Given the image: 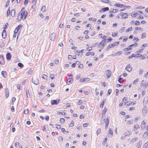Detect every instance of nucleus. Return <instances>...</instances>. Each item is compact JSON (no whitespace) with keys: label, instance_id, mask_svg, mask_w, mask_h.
I'll use <instances>...</instances> for the list:
<instances>
[{"label":"nucleus","instance_id":"29","mask_svg":"<svg viewBox=\"0 0 148 148\" xmlns=\"http://www.w3.org/2000/svg\"><path fill=\"white\" fill-rule=\"evenodd\" d=\"M121 76V75H120L119 76V79H118V82L120 83H121L123 81V78H121L119 77Z\"/></svg>","mask_w":148,"mask_h":148},{"label":"nucleus","instance_id":"39","mask_svg":"<svg viewBox=\"0 0 148 148\" xmlns=\"http://www.w3.org/2000/svg\"><path fill=\"white\" fill-rule=\"evenodd\" d=\"M90 79L89 78H87L84 79V82H87L89 81L90 80Z\"/></svg>","mask_w":148,"mask_h":148},{"label":"nucleus","instance_id":"12","mask_svg":"<svg viewBox=\"0 0 148 148\" xmlns=\"http://www.w3.org/2000/svg\"><path fill=\"white\" fill-rule=\"evenodd\" d=\"M121 15L122 16V18L123 19L127 18L128 17V15L127 13H124L123 12H121Z\"/></svg>","mask_w":148,"mask_h":148},{"label":"nucleus","instance_id":"20","mask_svg":"<svg viewBox=\"0 0 148 148\" xmlns=\"http://www.w3.org/2000/svg\"><path fill=\"white\" fill-rule=\"evenodd\" d=\"M15 11L14 10H12L11 11V14H10V15H11V16L12 17H14L15 16Z\"/></svg>","mask_w":148,"mask_h":148},{"label":"nucleus","instance_id":"9","mask_svg":"<svg viewBox=\"0 0 148 148\" xmlns=\"http://www.w3.org/2000/svg\"><path fill=\"white\" fill-rule=\"evenodd\" d=\"M125 69L126 71L130 72L131 71L132 69V67L131 66V65L129 64L126 67Z\"/></svg>","mask_w":148,"mask_h":148},{"label":"nucleus","instance_id":"57","mask_svg":"<svg viewBox=\"0 0 148 148\" xmlns=\"http://www.w3.org/2000/svg\"><path fill=\"white\" fill-rule=\"evenodd\" d=\"M28 0H25L24 2V5H27L28 3Z\"/></svg>","mask_w":148,"mask_h":148},{"label":"nucleus","instance_id":"35","mask_svg":"<svg viewBox=\"0 0 148 148\" xmlns=\"http://www.w3.org/2000/svg\"><path fill=\"white\" fill-rule=\"evenodd\" d=\"M60 121L61 123L63 124L65 121V119L64 118H61L60 119Z\"/></svg>","mask_w":148,"mask_h":148},{"label":"nucleus","instance_id":"45","mask_svg":"<svg viewBox=\"0 0 148 148\" xmlns=\"http://www.w3.org/2000/svg\"><path fill=\"white\" fill-rule=\"evenodd\" d=\"M146 37V34L145 33H143L141 35V38H145Z\"/></svg>","mask_w":148,"mask_h":148},{"label":"nucleus","instance_id":"56","mask_svg":"<svg viewBox=\"0 0 148 148\" xmlns=\"http://www.w3.org/2000/svg\"><path fill=\"white\" fill-rule=\"evenodd\" d=\"M143 102L144 103H148V100H147V99H145V98L143 100Z\"/></svg>","mask_w":148,"mask_h":148},{"label":"nucleus","instance_id":"31","mask_svg":"<svg viewBox=\"0 0 148 148\" xmlns=\"http://www.w3.org/2000/svg\"><path fill=\"white\" fill-rule=\"evenodd\" d=\"M18 66L20 67L21 68H22L23 67V64L19 62L18 64Z\"/></svg>","mask_w":148,"mask_h":148},{"label":"nucleus","instance_id":"41","mask_svg":"<svg viewBox=\"0 0 148 148\" xmlns=\"http://www.w3.org/2000/svg\"><path fill=\"white\" fill-rule=\"evenodd\" d=\"M10 8H9L8 9L7 13V16H9L10 15Z\"/></svg>","mask_w":148,"mask_h":148},{"label":"nucleus","instance_id":"48","mask_svg":"<svg viewBox=\"0 0 148 148\" xmlns=\"http://www.w3.org/2000/svg\"><path fill=\"white\" fill-rule=\"evenodd\" d=\"M135 24L136 25H139L140 23L138 21H136L135 22Z\"/></svg>","mask_w":148,"mask_h":148},{"label":"nucleus","instance_id":"17","mask_svg":"<svg viewBox=\"0 0 148 148\" xmlns=\"http://www.w3.org/2000/svg\"><path fill=\"white\" fill-rule=\"evenodd\" d=\"M1 75L5 78H6L7 77V72L5 71H3L1 73Z\"/></svg>","mask_w":148,"mask_h":148},{"label":"nucleus","instance_id":"37","mask_svg":"<svg viewBox=\"0 0 148 148\" xmlns=\"http://www.w3.org/2000/svg\"><path fill=\"white\" fill-rule=\"evenodd\" d=\"M125 27H123L121 29L119 30V32L120 33L123 32L125 30Z\"/></svg>","mask_w":148,"mask_h":148},{"label":"nucleus","instance_id":"1","mask_svg":"<svg viewBox=\"0 0 148 148\" xmlns=\"http://www.w3.org/2000/svg\"><path fill=\"white\" fill-rule=\"evenodd\" d=\"M28 15V12L25 10L24 8H23L21 11L18 13V19L20 21L22 19L24 20Z\"/></svg>","mask_w":148,"mask_h":148},{"label":"nucleus","instance_id":"6","mask_svg":"<svg viewBox=\"0 0 148 148\" xmlns=\"http://www.w3.org/2000/svg\"><path fill=\"white\" fill-rule=\"evenodd\" d=\"M22 27V25H18L15 28L14 31V33H17L18 32L20 28Z\"/></svg>","mask_w":148,"mask_h":148},{"label":"nucleus","instance_id":"55","mask_svg":"<svg viewBox=\"0 0 148 148\" xmlns=\"http://www.w3.org/2000/svg\"><path fill=\"white\" fill-rule=\"evenodd\" d=\"M145 83V82L144 80H143L142 82L141 83V86H143L144 85Z\"/></svg>","mask_w":148,"mask_h":148},{"label":"nucleus","instance_id":"52","mask_svg":"<svg viewBox=\"0 0 148 148\" xmlns=\"http://www.w3.org/2000/svg\"><path fill=\"white\" fill-rule=\"evenodd\" d=\"M138 15L137 13V12L136 13H135L133 14H131V16L132 17H135L136 16Z\"/></svg>","mask_w":148,"mask_h":148},{"label":"nucleus","instance_id":"5","mask_svg":"<svg viewBox=\"0 0 148 148\" xmlns=\"http://www.w3.org/2000/svg\"><path fill=\"white\" fill-rule=\"evenodd\" d=\"M115 6H116L118 7H120L121 8L122 7H125L126 8H130V6H125L123 5L122 4H121L118 3H116L114 5Z\"/></svg>","mask_w":148,"mask_h":148},{"label":"nucleus","instance_id":"42","mask_svg":"<svg viewBox=\"0 0 148 148\" xmlns=\"http://www.w3.org/2000/svg\"><path fill=\"white\" fill-rule=\"evenodd\" d=\"M26 91H27V97L28 98L29 97H28V94H29V97H30V95H29V89H26Z\"/></svg>","mask_w":148,"mask_h":148},{"label":"nucleus","instance_id":"22","mask_svg":"<svg viewBox=\"0 0 148 148\" xmlns=\"http://www.w3.org/2000/svg\"><path fill=\"white\" fill-rule=\"evenodd\" d=\"M122 53L121 52V51H118L117 52L115 53L113 55V56H119Z\"/></svg>","mask_w":148,"mask_h":148},{"label":"nucleus","instance_id":"38","mask_svg":"<svg viewBox=\"0 0 148 148\" xmlns=\"http://www.w3.org/2000/svg\"><path fill=\"white\" fill-rule=\"evenodd\" d=\"M101 132V129L100 128L98 129L96 132V134L97 135H98Z\"/></svg>","mask_w":148,"mask_h":148},{"label":"nucleus","instance_id":"27","mask_svg":"<svg viewBox=\"0 0 148 148\" xmlns=\"http://www.w3.org/2000/svg\"><path fill=\"white\" fill-rule=\"evenodd\" d=\"M132 49V48L130 47H129L128 48H124L123 49V51H129V50H131Z\"/></svg>","mask_w":148,"mask_h":148},{"label":"nucleus","instance_id":"58","mask_svg":"<svg viewBox=\"0 0 148 148\" xmlns=\"http://www.w3.org/2000/svg\"><path fill=\"white\" fill-rule=\"evenodd\" d=\"M104 46V45H100V46H98L101 49H102L103 48Z\"/></svg>","mask_w":148,"mask_h":148},{"label":"nucleus","instance_id":"64","mask_svg":"<svg viewBox=\"0 0 148 148\" xmlns=\"http://www.w3.org/2000/svg\"><path fill=\"white\" fill-rule=\"evenodd\" d=\"M64 26V25L63 24H60L59 27L60 28H62Z\"/></svg>","mask_w":148,"mask_h":148},{"label":"nucleus","instance_id":"30","mask_svg":"<svg viewBox=\"0 0 148 148\" xmlns=\"http://www.w3.org/2000/svg\"><path fill=\"white\" fill-rule=\"evenodd\" d=\"M108 133L111 135V136H113V132L111 128H110L109 130Z\"/></svg>","mask_w":148,"mask_h":148},{"label":"nucleus","instance_id":"18","mask_svg":"<svg viewBox=\"0 0 148 148\" xmlns=\"http://www.w3.org/2000/svg\"><path fill=\"white\" fill-rule=\"evenodd\" d=\"M106 125H105V129L107 130L108 127V124H109V119L107 118V119H106Z\"/></svg>","mask_w":148,"mask_h":148},{"label":"nucleus","instance_id":"14","mask_svg":"<svg viewBox=\"0 0 148 148\" xmlns=\"http://www.w3.org/2000/svg\"><path fill=\"white\" fill-rule=\"evenodd\" d=\"M109 10V8L108 7H106L103 8H102L99 11V12H105L106 11H108Z\"/></svg>","mask_w":148,"mask_h":148},{"label":"nucleus","instance_id":"4","mask_svg":"<svg viewBox=\"0 0 148 148\" xmlns=\"http://www.w3.org/2000/svg\"><path fill=\"white\" fill-rule=\"evenodd\" d=\"M56 36V34L54 33H53L49 36V38L51 40H54Z\"/></svg>","mask_w":148,"mask_h":148},{"label":"nucleus","instance_id":"43","mask_svg":"<svg viewBox=\"0 0 148 148\" xmlns=\"http://www.w3.org/2000/svg\"><path fill=\"white\" fill-rule=\"evenodd\" d=\"M145 122L144 121H143L141 124L142 128L145 127Z\"/></svg>","mask_w":148,"mask_h":148},{"label":"nucleus","instance_id":"62","mask_svg":"<svg viewBox=\"0 0 148 148\" xmlns=\"http://www.w3.org/2000/svg\"><path fill=\"white\" fill-rule=\"evenodd\" d=\"M133 122L131 121H129L127 123V124H130L133 123Z\"/></svg>","mask_w":148,"mask_h":148},{"label":"nucleus","instance_id":"50","mask_svg":"<svg viewBox=\"0 0 148 148\" xmlns=\"http://www.w3.org/2000/svg\"><path fill=\"white\" fill-rule=\"evenodd\" d=\"M10 2V1L9 0H8L7 1L5 5V7H8V5H9Z\"/></svg>","mask_w":148,"mask_h":148},{"label":"nucleus","instance_id":"28","mask_svg":"<svg viewBox=\"0 0 148 148\" xmlns=\"http://www.w3.org/2000/svg\"><path fill=\"white\" fill-rule=\"evenodd\" d=\"M101 1L105 3H111V1L109 0H101Z\"/></svg>","mask_w":148,"mask_h":148},{"label":"nucleus","instance_id":"60","mask_svg":"<svg viewBox=\"0 0 148 148\" xmlns=\"http://www.w3.org/2000/svg\"><path fill=\"white\" fill-rule=\"evenodd\" d=\"M78 68L79 69H82L83 67V66L82 64H80L78 66Z\"/></svg>","mask_w":148,"mask_h":148},{"label":"nucleus","instance_id":"16","mask_svg":"<svg viewBox=\"0 0 148 148\" xmlns=\"http://www.w3.org/2000/svg\"><path fill=\"white\" fill-rule=\"evenodd\" d=\"M119 41L115 42L114 43L112 44H110V45L112 47H111L112 48L113 47H114L116 46H117L119 44Z\"/></svg>","mask_w":148,"mask_h":148},{"label":"nucleus","instance_id":"49","mask_svg":"<svg viewBox=\"0 0 148 148\" xmlns=\"http://www.w3.org/2000/svg\"><path fill=\"white\" fill-rule=\"evenodd\" d=\"M28 110H29L28 109H26V110H25L24 111V113L26 114H27L28 113V112H29Z\"/></svg>","mask_w":148,"mask_h":148},{"label":"nucleus","instance_id":"32","mask_svg":"<svg viewBox=\"0 0 148 148\" xmlns=\"http://www.w3.org/2000/svg\"><path fill=\"white\" fill-rule=\"evenodd\" d=\"M132 27H129V28H128L126 30V32H128L129 31H132Z\"/></svg>","mask_w":148,"mask_h":148},{"label":"nucleus","instance_id":"53","mask_svg":"<svg viewBox=\"0 0 148 148\" xmlns=\"http://www.w3.org/2000/svg\"><path fill=\"white\" fill-rule=\"evenodd\" d=\"M32 71L31 69H29L27 73L29 74H31L32 73Z\"/></svg>","mask_w":148,"mask_h":148},{"label":"nucleus","instance_id":"24","mask_svg":"<svg viewBox=\"0 0 148 148\" xmlns=\"http://www.w3.org/2000/svg\"><path fill=\"white\" fill-rule=\"evenodd\" d=\"M106 100L105 99H103V102L101 103L100 105L101 108H102L103 107L104 104L106 102Z\"/></svg>","mask_w":148,"mask_h":148},{"label":"nucleus","instance_id":"61","mask_svg":"<svg viewBox=\"0 0 148 148\" xmlns=\"http://www.w3.org/2000/svg\"><path fill=\"white\" fill-rule=\"evenodd\" d=\"M57 127H56V128L58 129H59L61 128V126L60 125H56Z\"/></svg>","mask_w":148,"mask_h":148},{"label":"nucleus","instance_id":"23","mask_svg":"<svg viewBox=\"0 0 148 148\" xmlns=\"http://www.w3.org/2000/svg\"><path fill=\"white\" fill-rule=\"evenodd\" d=\"M118 11L117 9H112L110 10L109 12L111 13H116Z\"/></svg>","mask_w":148,"mask_h":148},{"label":"nucleus","instance_id":"63","mask_svg":"<svg viewBox=\"0 0 148 148\" xmlns=\"http://www.w3.org/2000/svg\"><path fill=\"white\" fill-rule=\"evenodd\" d=\"M68 56V58L69 60H71L72 58H73L72 56L71 55H69Z\"/></svg>","mask_w":148,"mask_h":148},{"label":"nucleus","instance_id":"15","mask_svg":"<svg viewBox=\"0 0 148 148\" xmlns=\"http://www.w3.org/2000/svg\"><path fill=\"white\" fill-rule=\"evenodd\" d=\"M7 35L5 30H4L2 33V36L3 38H5L6 37Z\"/></svg>","mask_w":148,"mask_h":148},{"label":"nucleus","instance_id":"21","mask_svg":"<svg viewBox=\"0 0 148 148\" xmlns=\"http://www.w3.org/2000/svg\"><path fill=\"white\" fill-rule=\"evenodd\" d=\"M131 130H128L125 132V136H129L131 134Z\"/></svg>","mask_w":148,"mask_h":148},{"label":"nucleus","instance_id":"19","mask_svg":"<svg viewBox=\"0 0 148 148\" xmlns=\"http://www.w3.org/2000/svg\"><path fill=\"white\" fill-rule=\"evenodd\" d=\"M6 58L8 60H10L11 58V56L10 53H8L6 55Z\"/></svg>","mask_w":148,"mask_h":148},{"label":"nucleus","instance_id":"11","mask_svg":"<svg viewBox=\"0 0 148 148\" xmlns=\"http://www.w3.org/2000/svg\"><path fill=\"white\" fill-rule=\"evenodd\" d=\"M147 108L145 106H144L142 110V112L143 115H145L146 114L147 112Z\"/></svg>","mask_w":148,"mask_h":148},{"label":"nucleus","instance_id":"33","mask_svg":"<svg viewBox=\"0 0 148 148\" xmlns=\"http://www.w3.org/2000/svg\"><path fill=\"white\" fill-rule=\"evenodd\" d=\"M138 45V43H135L134 44H132V45H131L129 46V47H136V46Z\"/></svg>","mask_w":148,"mask_h":148},{"label":"nucleus","instance_id":"54","mask_svg":"<svg viewBox=\"0 0 148 148\" xmlns=\"http://www.w3.org/2000/svg\"><path fill=\"white\" fill-rule=\"evenodd\" d=\"M19 145V143L18 142H16V143H15V146L16 147H18V146Z\"/></svg>","mask_w":148,"mask_h":148},{"label":"nucleus","instance_id":"44","mask_svg":"<svg viewBox=\"0 0 148 148\" xmlns=\"http://www.w3.org/2000/svg\"><path fill=\"white\" fill-rule=\"evenodd\" d=\"M50 77L51 79H53L54 78L55 76L53 74H50Z\"/></svg>","mask_w":148,"mask_h":148},{"label":"nucleus","instance_id":"25","mask_svg":"<svg viewBox=\"0 0 148 148\" xmlns=\"http://www.w3.org/2000/svg\"><path fill=\"white\" fill-rule=\"evenodd\" d=\"M106 42V41L105 40H102L101 41L100 43L99 44L98 46H100L101 45H104V43Z\"/></svg>","mask_w":148,"mask_h":148},{"label":"nucleus","instance_id":"7","mask_svg":"<svg viewBox=\"0 0 148 148\" xmlns=\"http://www.w3.org/2000/svg\"><path fill=\"white\" fill-rule=\"evenodd\" d=\"M106 74L107 79H109L110 77L111 74V72L109 70L107 71L106 72Z\"/></svg>","mask_w":148,"mask_h":148},{"label":"nucleus","instance_id":"26","mask_svg":"<svg viewBox=\"0 0 148 148\" xmlns=\"http://www.w3.org/2000/svg\"><path fill=\"white\" fill-rule=\"evenodd\" d=\"M142 144V142L140 141L138 143L137 145V147L138 148H140L141 147V145Z\"/></svg>","mask_w":148,"mask_h":148},{"label":"nucleus","instance_id":"8","mask_svg":"<svg viewBox=\"0 0 148 148\" xmlns=\"http://www.w3.org/2000/svg\"><path fill=\"white\" fill-rule=\"evenodd\" d=\"M73 81V79L72 77L70 78H69L67 81V84L68 85H69L71 84Z\"/></svg>","mask_w":148,"mask_h":148},{"label":"nucleus","instance_id":"40","mask_svg":"<svg viewBox=\"0 0 148 148\" xmlns=\"http://www.w3.org/2000/svg\"><path fill=\"white\" fill-rule=\"evenodd\" d=\"M138 81V78H137L136 79L134 80V82H133V84H136V83Z\"/></svg>","mask_w":148,"mask_h":148},{"label":"nucleus","instance_id":"47","mask_svg":"<svg viewBox=\"0 0 148 148\" xmlns=\"http://www.w3.org/2000/svg\"><path fill=\"white\" fill-rule=\"evenodd\" d=\"M63 138L62 136H60L59 137L58 140L59 141L62 142L63 141Z\"/></svg>","mask_w":148,"mask_h":148},{"label":"nucleus","instance_id":"13","mask_svg":"<svg viewBox=\"0 0 148 148\" xmlns=\"http://www.w3.org/2000/svg\"><path fill=\"white\" fill-rule=\"evenodd\" d=\"M5 94L6 98H8L9 96V90L8 88H6L5 90Z\"/></svg>","mask_w":148,"mask_h":148},{"label":"nucleus","instance_id":"36","mask_svg":"<svg viewBox=\"0 0 148 148\" xmlns=\"http://www.w3.org/2000/svg\"><path fill=\"white\" fill-rule=\"evenodd\" d=\"M65 114H66V112H58V114H62V115H64Z\"/></svg>","mask_w":148,"mask_h":148},{"label":"nucleus","instance_id":"3","mask_svg":"<svg viewBox=\"0 0 148 148\" xmlns=\"http://www.w3.org/2000/svg\"><path fill=\"white\" fill-rule=\"evenodd\" d=\"M60 101V99H57L56 100H53L51 101V103L52 105H57Z\"/></svg>","mask_w":148,"mask_h":148},{"label":"nucleus","instance_id":"46","mask_svg":"<svg viewBox=\"0 0 148 148\" xmlns=\"http://www.w3.org/2000/svg\"><path fill=\"white\" fill-rule=\"evenodd\" d=\"M137 13L138 15H141L143 14V12L140 11H138L137 12Z\"/></svg>","mask_w":148,"mask_h":148},{"label":"nucleus","instance_id":"59","mask_svg":"<svg viewBox=\"0 0 148 148\" xmlns=\"http://www.w3.org/2000/svg\"><path fill=\"white\" fill-rule=\"evenodd\" d=\"M143 71L142 69H140L139 75H141L143 72Z\"/></svg>","mask_w":148,"mask_h":148},{"label":"nucleus","instance_id":"2","mask_svg":"<svg viewBox=\"0 0 148 148\" xmlns=\"http://www.w3.org/2000/svg\"><path fill=\"white\" fill-rule=\"evenodd\" d=\"M32 82L35 85H37L39 84V81L36 76H34L32 78Z\"/></svg>","mask_w":148,"mask_h":148},{"label":"nucleus","instance_id":"34","mask_svg":"<svg viewBox=\"0 0 148 148\" xmlns=\"http://www.w3.org/2000/svg\"><path fill=\"white\" fill-rule=\"evenodd\" d=\"M45 8V6H43L41 8V10L42 12H44L46 10Z\"/></svg>","mask_w":148,"mask_h":148},{"label":"nucleus","instance_id":"10","mask_svg":"<svg viewBox=\"0 0 148 148\" xmlns=\"http://www.w3.org/2000/svg\"><path fill=\"white\" fill-rule=\"evenodd\" d=\"M5 63V62L3 60V56H0V64L1 65H3Z\"/></svg>","mask_w":148,"mask_h":148},{"label":"nucleus","instance_id":"51","mask_svg":"<svg viewBox=\"0 0 148 148\" xmlns=\"http://www.w3.org/2000/svg\"><path fill=\"white\" fill-rule=\"evenodd\" d=\"M73 121H72L71 122V123L69 125V126L70 127H73L74 126V123H73Z\"/></svg>","mask_w":148,"mask_h":148}]
</instances>
